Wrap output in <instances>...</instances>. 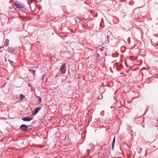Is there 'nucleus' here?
<instances>
[{
  "label": "nucleus",
  "instance_id": "obj_1",
  "mask_svg": "<svg viewBox=\"0 0 158 158\" xmlns=\"http://www.w3.org/2000/svg\"><path fill=\"white\" fill-rule=\"evenodd\" d=\"M99 55L98 53L90 56L88 58L89 59L88 63L90 64H96L99 60Z\"/></svg>",
  "mask_w": 158,
  "mask_h": 158
},
{
  "label": "nucleus",
  "instance_id": "obj_2",
  "mask_svg": "<svg viewBox=\"0 0 158 158\" xmlns=\"http://www.w3.org/2000/svg\"><path fill=\"white\" fill-rule=\"evenodd\" d=\"M13 6H15L16 7L19 9H24L25 7L24 3L17 1H16L13 5H12V7Z\"/></svg>",
  "mask_w": 158,
  "mask_h": 158
},
{
  "label": "nucleus",
  "instance_id": "obj_3",
  "mask_svg": "<svg viewBox=\"0 0 158 158\" xmlns=\"http://www.w3.org/2000/svg\"><path fill=\"white\" fill-rule=\"evenodd\" d=\"M66 69V64L62 65L60 68V71L62 74H64L65 73Z\"/></svg>",
  "mask_w": 158,
  "mask_h": 158
},
{
  "label": "nucleus",
  "instance_id": "obj_4",
  "mask_svg": "<svg viewBox=\"0 0 158 158\" xmlns=\"http://www.w3.org/2000/svg\"><path fill=\"white\" fill-rule=\"evenodd\" d=\"M19 129H20L22 131H25L27 130L28 127L27 125L23 124L20 126Z\"/></svg>",
  "mask_w": 158,
  "mask_h": 158
},
{
  "label": "nucleus",
  "instance_id": "obj_5",
  "mask_svg": "<svg viewBox=\"0 0 158 158\" xmlns=\"http://www.w3.org/2000/svg\"><path fill=\"white\" fill-rule=\"evenodd\" d=\"M33 117H24L23 118L22 120L24 121H30L33 119Z\"/></svg>",
  "mask_w": 158,
  "mask_h": 158
},
{
  "label": "nucleus",
  "instance_id": "obj_6",
  "mask_svg": "<svg viewBox=\"0 0 158 158\" xmlns=\"http://www.w3.org/2000/svg\"><path fill=\"white\" fill-rule=\"evenodd\" d=\"M41 107H37L33 111V115H35L41 109Z\"/></svg>",
  "mask_w": 158,
  "mask_h": 158
},
{
  "label": "nucleus",
  "instance_id": "obj_7",
  "mask_svg": "<svg viewBox=\"0 0 158 158\" xmlns=\"http://www.w3.org/2000/svg\"><path fill=\"white\" fill-rule=\"evenodd\" d=\"M84 15L81 16L80 18L78 17L75 18V21L79 23L81 22V19H84Z\"/></svg>",
  "mask_w": 158,
  "mask_h": 158
},
{
  "label": "nucleus",
  "instance_id": "obj_8",
  "mask_svg": "<svg viewBox=\"0 0 158 158\" xmlns=\"http://www.w3.org/2000/svg\"><path fill=\"white\" fill-rule=\"evenodd\" d=\"M19 99L20 100H23L25 98V96L23 94H21L19 96Z\"/></svg>",
  "mask_w": 158,
  "mask_h": 158
},
{
  "label": "nucleus",
  "instance_id": "obj_9",
  "mask_svg": "<svg viewBox=\"0 0 158 158\" xmlns=\"http://www.w3.org/2000/svg\"><path fill=\"white\" fill-rule=\"evenodd\" d=\"M7 50H8L11 53H12L13 52V48L12 47L8 48Z\"/></svg>",
  "mask_w": 158,
  "mask_h": 158
},
{
  "label": "nucleus",
  "instance_id": "obj_10",
  "mask_svg": "<svg viewBox=\"0 0 158 158\" xmlns=\"http://www.w3.org/2000/svg\"><path fill=\"white\" fill-rule=\"evenodd\" d=\"M29 71L32 73H33L34 75L35 74V70L33 69L32 68H29Z\"/></svg>",
  "mask_w": 158,
  "mask_h": 158
},
{
  "label": "nucleus",
  "instance_id": "obj_11",
  "mask_svg": "<svg viewBox=\"0 0 158 158\" xmlns=\"http://www.w3.org/2000/svg\"><path fill=\"white\" fill-rule=\"evenodd\" d=\"M41 98L40 97H38V102L39 103H40L41 102Z\"/></svg>",
  "mask_w": 158,
  "mask_h": 158
},
{
  "label": "nucleus",
  "instance_id": "obj_12",
  "mask_svg": "<svg viewBox=\"0 0 158 158\" xmlns=\"http://www.w3.org/2000/svg\"><path fill=\"white\" fill-rule=\"evenodd\" d=\"M115 137L114 136V138L113 139V142L112 144H115Z\"/></svg>",
  "mask_w": 158,
  "mask_h": 158
},
{
  "label": "nucleus",
  "instance_id": "obj_13",
  "mask_svg": "<svg viewBox=\"0 0 158 158\" xmlns=\"http://www.w3.org/2000/svg\"><path fill=\"white\" fill-rule=\"evenodd\" d=\"M90 66H91V67L92 68H95V65H94V64H90Z\"/></svg>",
  "mask_w": 158,
  "mask_h": 158
},
{
  "label": "nucleus",
  "instance_id": "obj_14",
  "mask_svg": "<svg viewBox=\"0 0 158 158\" xmlns=\"http://www.w3.org/2000/svg\"><path fill=\"white\" fill-rule=\"evenodd\" d=\"M45 76V75L44 74H43L42 76V78H41V80H43L44 79V77Z\"/></svg>",
  "mask_w": 158,
  "mask_h": 158
},
{
  "label": "nucleus",
  "instance_id": "obj_15",
  "mask_svg": "<svg viewBox=\"0 0 158 158\" xmlns=\"http://www.w3.org/2000/svg\"><path fill=\"white\" fill-rule=\"evenodd\" d=\"M114 144H112V148L113 150H114Z\"/></svg>",
  "mask_w": 158,
  "mask_h": 158
},
{
  "label": "nucleus",
  "instance_id": "obj_16",
  "mask_svg": "<svg viewBox=\"0 0 158 158\" xmlns=\"http://www.w3.org/2000/svg\"><path fill=\"white\" fill-rule=\"evenodd\" d=\"M142 69H145V70H146V69L145 67H143Z\"/></svg>",
  "mask_w": 158,
  "mask_h": 158
},
{
  "label": "nucleus",
  "instance_id": "obj_17",
  "mask_svg": "<svg viewBox=\"0 0 158 158\" xmlns=\"http://www.w3.org/2000/svg\"><path fill=\"white\" fill-rule=\"evenodd\" d=\"M98 16V14H96L95 15V17H97Z\"/></svg>",
  "mask_w": 158,
  "mask_h": 158
},
{
  "label": "nucleus",
  "instance_id": "obj_18",
  "mask_svg": "<svg viewBox=\"0 0 158 158\" xmlns=\"http://www.w3.org/2000/svg\"><path fill=\"white\" fill-rule=\"evenodd\" d=\"M125 64H126V66L127 67V64L126 62H125Z\"/></svg>",
  "mask_w": 158,
  "mask_h": 158
},
{
  "label": "nucleus",
  "instance_id": "obj_19",
  "mask_svg": "<svg viewBox=\"0 0 158 158\" xmlns=\"http://www.w3.org/2000/svg\"><path fill=\"white\" fill-rule=\"evenodd\" d=\"M87 152H89V150H87Z\"/></svg>",
  "mask_w": 158,
  "mask_h": 158
},
{
  "label": "nucleus",
  "instance_id": "obj_20",
  "mask_svg": "<svg viewBox=\"0 0 158 158\" xmlns=\"http://www.w3.org/2000/svg\"><path fill=\"white\" fill-rule=\"evenodd\" d=\"M28 126V127H30V125H28V126Z\"/></svg>",
  "mask_w": 158,
  "mask_h": 158
},
{
  "label": "nucleus",
  "instance_id": "obj_21",
  "mask_svg": "<svg viewBox=\"0 0 158 158\" xmlns=\"http://www.w3.org/2000/svg\"><path fill=\"white\" fill-rule=\"evenodd\" d=\"M90 12L91 13L92 12V10H90Z\"/></svg>",
  "mask_w": 158,
  "mask_h": 158
}]
</instances>
